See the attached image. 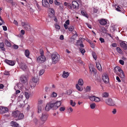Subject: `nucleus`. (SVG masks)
I'll return each instance as SVG.
<instances>
[{
  "mask_svg": "<svg viewBox=\"0 0 127 127\" xmlns=\"http://www.w3.org/2000/svg\"><path fill=\"white\" fill-rule=\"evenodd\" d=\"M72 93V91L70 90H69L67 91V94L68 95H70Z\"/></svg>",
  "mask_w": 127,
  "mask_h": 127,
  "instance_id": "nucleus-48",
  "label": "nucleus"
},
{
  "mask_svg": "<svg viewBox=\"0 0 127 127\" xmlns=\"http://www.w3.org/2000/svg\"><path fill=\"white\" fill-rule=\"evenodd\" d=\"M68 25H67V24H64V26L65 28V29H66L68 28Z\"/></svg>",
  "mask_w": 127,
  "mask_h": 127,
  "instance_id": "nucleus-61",
  "label": "nucleus"
},
{
  "mask_svg": "<svg viewBox=\"0 0 127 127\" xmlns=\"http://www.w3.org/2000/svg\"><path fill=\"white\" fill-rule=\"evenodd\" d=\"M112 112L113 114H115L116 113V109H114L113 110Z\"/></svg>",
  "mask_w": 127,
  "mask_h": 127,
  "instance_id": "nucleus-62",
  "label": "nucleus"
},
{
  "mask_svg": "<svg viewBox=\"0 0 127 127\" xmlns=\"http://www.w3.org/2000/svg\"><path fill=\"white\" fill-rule=\"evenodd\" d=\"M36 6H37V7L39 10H41V8L40 7V6L39 5L38 3H37L36 4Z\"/></svg>",
  "mask_w": 127,
  "mask_h": 127,
  "instance_id": "nucleus-58",
  "label": "nucleus"
},
{
  "mask_svg": "<svg viewBox=\"0 0 127 127\" xmlns=\"http://www.w3.org/2000/svg\"><path fill=\"white\" fill-rule=\"evenodd\" d=\"M21 22L22 27L24 28L25 30L28 31H30L31 30L30 25L26 21L24 22L21 21Z\"/></svg>",
  "mask_w": 127,
  "mask_h": 127,
  "instance_id": "nucleus-6",
  "label": "nucleus"
},
{
  "mask_svg": "<svg viewBox=\"0 0 127 127\" xmlns=\"http://www.w3.org/2000/svg\"><path fill=\"white\" fill-rule=\"evenodd\" d=\"M55 13H49V16L50 18H52L55 17Z\"/></svg>",
  "mask_w": 127,
  "mask_h": 127,
  "instance_id": "nucleus-47",
  "label": "nucleus"
},
{
  "mask_svg": "<svg viewBox=\"0 0 127 127\" xmlns=\"http://www.w3.org/2000/svg\"><path fill=\"white\" fill-rule=\"evenodd\" d=\"M20 81L22 83H25L27 81L26 78L25 76L22 77L21 78Z\"/></svg>",
  "mask_w": 127,
  "mask_h": 127,
  "instance_id": "nucleus-25",
  "label": "nucleus"
},
{
  "mask_svg": "<svg viewBox=\"0 0 127 127\" xmlns=\"http://www.w3.org/2000/svg\"><path fill=\"white\" fill-rule=\"evenodd\" d=\"M81 14L83 16H85L86 17H87V13L86 12L83 11H82L81 12Z\"/></svg>",
  "mask_w": 127,
  "mask_h": 127,
  "instance_id": "nucleus-39",
  "label": "nucleus"
},
{
  "mask_svg": "<svg viewBox=\"0 0 127 127\" xmlns=\"http://www.w3.org/2000/svg\"><path fill=\"white\" fill-rule=\"evenodd\" d=\"M105 102L107 105L110 106H114L115 105V102L110 98H108L105 100Z\"/></svg>",
  "mask_w": 127,
  "mask_h": 127,
  "instance_id": "nucleus-8",
  "label": "nucleus"
},
{
  "mask_svg": "<svg viewBox=\"0 0 127 127\" xmlns=\"http://www.w3.org/2000/svg\"><path fill=\"white\" fill-rule=\"evenodd\" d=\"M21 32L22 35H24L25 33V31L24 30H22L21 31Z\"/></svg>",
  "mask_w": 127,
  "mask_h": 127,
  "instance_id": "nucleus-57",
  "label": "nucleus"
},
{
  "mask_svg": "<svg viewBox=\"0 0 127 127\" xmlns=\"http://www.w3.org/2000/svg\"><path fill=\"white\" fill-rule=\"evenodd\" d=\"M4 74L6 75H9V72L6 71H5L4 73Z\"/></svg>",
  "mask_w": 127,
  "mask_h": 127,
  "instance_id": "nucleus-50",
  "label": "nucleus"
},
{
  "mask_svg": "<svg viewBox=\"0 0 127 127\" xmlns=\"http://www.w3.org/2000/svg\"><path fill=\"white\" fill-rule=\"evenodd\" d=\"M92 55L93 58L95 60H96L97 58L95 53V52H93L92 53Z\"/></svg>",
  "mask_w": 127,
  "mask_h": 127,
  "instance_id": "nucleus-40",
  "label": "nucleus"
},
{
  "mask_svg": "<svg viewBox=\"0 0 127 127\" xmlns=\"http://www.w3.org/2000/svg\"><path fill=\"white\" fill-rule=\"evenodd\" d=\"M96 106V104L94 103H93L90 105V107L92 109H94Z\"/></svg>",
  "mask_w": 127,
  "mask_h": 127,
  "instance_id": "nucleus-32",
  "label": "nucleus"
},
{
  "mask_svg": "<svg viewBox=\"0 0 127 127\" xmlns=\"http://www.w3.org/2000/svg\"><path fill=\"white\" fill-rule=\"evenodd\" d=\"M12 116L16 119V121L22 119L24 117V115L18 110L13 112L12 113Z\"/></svg>",
  "mask_w": 127,
  "mask_h": 127,
  "instance_id": "nucleus-2",
  "label": "nucleus"
},
{
  "mask_svg": "<svg viewBox=\"0 0 127 127\" xmlns=\"http://www.w3.org/2000/svg\"><path fill=\"white\" fill-rule=\"evenodd\" d=\"M108 20L105 19H101L99 20V23L102 25H105L107 23Z\"/></svg>",
  "mask_w": 127,
  "mask_h": 127,
  "instance_id": "nucleus-17",
  "label": "nucleus"
},
{
  "mask_svg": "<svg viewBox=\"0 0 127 127\" xmlns=\"http://www.w3.org/2000/svg\"><path fill=\"white\" fill-rule=\"evenodd\" d=\"M5 62L6 63L11 66L14 65L15 63V61H14L12 60H6L5 61Z\"/></svg>",
  "mask_w": 127,
  "mask_h": 127,
  "instance_id": "nucleus-15",
  "label": "nucleus"
},
{
  "mask_svg": "<svg viewBox=\"0 0 127 127\" xmlns=\"http://www.w3.org/2000/svg\"><path fill=\"white\" fill-rule=\"evenodd\" d=\"M49 13H55V11L54 9L52 8H50L49 9Z\"/></svg>",
  "mask_w": 127,
  "mask_h": 127,
  "instance_id": "nucleus-38",
  "label": "nucleus"
},
{
  "mask_svg": "<svg viewBox=\"0 0 127 127\" xmlns=\"http://www.w3.org/2000/svg\"><path fill=\"white\" fill-rule=\"evenodd\" d=\"M61 101H57L54 103H49L47 104L45 108V110L48 111L51 109L53 110H56L61 105Z\"/></svg>",
  "mask_w": 127,
  "mask_h": 127,
  "instance_id": "nucleus-1",
  "label": "nucleus"
},
{
  "mask_svg": "<svg viewBox=\"0 0 127 127\" xmlns=\"http://www.w3.org/2000/svg\"><path fill=\"white\" fill-rule=\"evenodd\" d=\"M67 109L68 110H70L71 112H72L73 111V110L72 109V108L71 107H69V108H68V107Z\"/></svg>",
  "mask_w": 127,
  "mask_h": 127,
  "instance_id": "nucleus-64",
  "label": "nucleus"
},
{
  "mask_svg": "<svg viewBox=\"0 0 127 127\" xmlns=\"http://www.w3.org/2000/svg\"><path fill=\"white\" fill-rule=\"evenodd\" d=\"M58 9L59 10L61 11H63V5H60L58 8Z\"/></svg>",
  "mask_w": 127,
  "mask_h": 127,
  "instance_id": "nucleus-41",
  "label": "nucleus"
},
{
  "mask_svg": "<svg viewBox=\"0 0 127 127\" xmlns=\"http://www.w3.org/2000/svg\"><path fill=\"white\" fill-rule=\"evenodd\" d=\"M90 71L92 73L95 74L96 73V69L93 67V65L90 64L89 66Z\"/></svg>",
  "mask_w": 127,
  "mask_h": 127,
  "instance_id": "nucleus-12",
  "label": "nucleus"
},
{
  "mask_svg": "<svg viewBox=\"0 0 127 127\" xmlns=\"http://www.w3.org/2000/svg\"><path fill=\"white\" fill-rule=\"evenodd\" d=\"M25 95L26 98L27 99H28L29 97V95L28 93L27 92H25Z\"/></svg>",
  "mask_w": 127,
  "mask_h": 127,
  "instance_id": "nucleus-44",
  "label": "nucleus"
},
{
  "mask_svg": "<svg viewBox=\"0 0 127 127\" xmlns=\"http://www.w3.org/2000/svg\"><path fill=\"white\" fill-rule=\"evenodd\" d=\"M116 9L118 11H120L122 10V8L121 6H117L116 7Z\"/></svg>",
  "mask_w": 127,
  "mask_h": 127,
  "instance_id": "nucleus-33",
  "label": "nucleus"
},
{
  "mask_svg": "<svg viewBox=\"0 0 127 127\" xmlns=\"http://www.w3.org/2000/svg\"><path fill=\"white\" fill-rule=\"evenodd\" d=\"M64 5L66 6H70L69 7V8L70 9H71L72 7L71 6V4L66 2H65L64 3Z\"/></svg>",
  "mask_w": 127,
  "mask_h": 127,
  "instance_id": "nucleus-34",
  "label": "nucleus"
},
{
  "mask_svg": "<svg viewBox=\"0 0 127 127\" xmlns=\"http://www.w3.org/2000/svg\"><path fill=\"white\" fill-rule=\"evenodd\" d=\"M78 85L81 86H82L83 84V80L82 79H79L78 81Z\"/></svg>",
  "mask_w": 127,
  "mask_h": 127,
  "instance_id": "nucleus-29",
  "label": "nucleus"
},
{
  "mask_svg": "<svg viewBox=\"0 0 127 127\" xmlns=\"http://www.w3.org/2000/svg\"><path fill=\"white\" fill-rule=\"evenodd\" d=\"M70 104L72 106H74L76 104L75 102H74L72 100H70Z\"/></svg>",
  "mask_w": 127,
  "mask_h": 127,
  "instance_id": "nucleus-36",
  "label": "nucleus"
},
{
  "mask_svg": "<svg viewBox=\"0 0 127 127\" xmlns=\"http://www.w3.org/2000/svg\"><path fill=\"white\" fill-rule=\"evenodd\" d=\"M20 68L24 71H26L28 69V66L26 64L21 63L19 65Z\"/></svg>",
  "mask_w": 127,
  "mask_h": 127,
  "instance_id": "nucleus-9",
  "label": "nucleus"
},
{
  "mask_svg": "<svg viewBox=\"0 0 127 127\" xmlns=\"http://www.w3.org/2000/svg\"><path fill=\"white\" fill-rule=\"evenodd\" d=\"M42 3L43 5L46 7H49L50 6L49 3L47 0H42Z\"/></svg>",
  "mask_w": 127,
  "mask_h": 127,
  "instance_id": "nucleus-16",
  "label": "nucleus"
},
{
  "mask_svg": "<svg viewBox=\"0 0 127 127\" xmlns=\"http://www.w3.org/2000/svg\"><path fill=\"white\" fill-rule=\"evenodd\" d=\"M83 38H81L80 39L79 38V40L77 42V44L78 45H79L81 48L83 47H84V45L82 44V40L83 39Z\"/></svg>",
  "mask_w": 127,
  "mask_h": 127,
  "instance_id": "nucleus-19",
  "label": "nucleus"
},
{
  "mask_svg": "<svg viewBox=\"0 0 127 127\" xmlns=\"http://www.w3.org/2000/svg\"><path fill=\"white\" fill-rule=\"evenodd\" d=\"M41 107L40 105H38V112H41Z\"/></svg>",
  "mask_w": 127,
  "mask_h": 127,
  "instance_id": "nucleus-37",
  "label": "nucleus"
},
{
  "mask_svg": "<svg viewBox=\"0 0 127 127\" xmlns=\"http://www.w3.org/2000/svg\"><path fill=\"white\" fill-rule=\"evenodd\" d=\"M57 95V94L54 92H53L52 93L51 95V97H56Z\"/></svg>",
  "mask_w": 127,
  "mask_h": 127,
  "instance_id": "nucleus-35",
  "label": "nucleus"
},
{
  "mask_svg": "<svg viewBox=\"0 0 127 127\" xmlns=\"http://www.w3.org/2000/svg\"><path fill=\"white\" fill-rule=\"evenodd\" d=\"M127 42L126 43L124 42H122L120 43L121 46L124 50H126L127 49Z\"/></svg>",
  "mask_w": 127,
  "mask_h": 127,
  "instance_id": "nucleus-20",
  "label": "nucleus"
},
{
  "mask_svg": "<svg viewBox=\"0 0 127 127\" xmlns=\"http://www.w3.org/2000/svg\"><path fill=\"white\" fill-rule=\"evenodd\" d=\"M120 64L122 65H123L124 64V62L122 60H120L119 61Z\"/></svg>",
  "mask_w": 127,
  "mask_h": 127,
  "instance_id": "nucleus-53",
  "label": "nucleus"
},
{
  "mask_svg": "<svg viewBox=\"0 0 127 127\" xmlns=\"http://www.w3.org/2000/svg\"><path fill=\"white\" fill-rule=\"evenodd\" d=\"M102 79L103 82L105 83H107L109 82V78L107 74L104 73L102 75Z\"/></svg>",
  "mask_w": 127,
  "mask_h": 127,
  "instance_id": "nucleus-10",
  "label": "nucleus"
},
{
  "mask_svg": "<svg viewBox=\"0 0 127 127\" xmlns=\"http://www.w3.org/2000/svg\"><path fill=\"white\" fill-rule=\"evenodd\" d=\"M8 109L7 108L2 106H0V113L4 114L7 112Z\"/></svg>",
  "mask_w": 127,
  "mask_h": 127,
  "instance_id": "nucleus-11",
  "label": "nucleus"
},
{
  "mask_svg": "<svg viewBox=\"0 0 127 127\" xmlns=\"http://www.w3.org/2000/svg\"><path fill=\"white\" fill-rule=\"evenodd\" d=\"M3 30L4 31H6L7 30V28L5 26H2Z\"/></svg>",
  "mask_w": 127,
  "mask_h": 127,
  "instance_id": "nucleus-60",
  "label": "nucleus"
},
{
  "mask_svg": "<svg viewBox=\"0 0 127 127\" xmlns=\"http://www.w3.org/2000/svg\"><path fill=\"white\" fill-rule=\"evenodd\" d=\"M102 96L103 98H106L108 97L109 96V94L108 93L104 92L102 94Z\"/></svg>",
  "mask_w": 127,
  "mask_h": 127,
  "instance_id": "nucleus-28",
  "label": "nucleus"
},
{
  "mask_svg": "<svg viewBox=\"0 0 127 127\" xmlns=\"http://www.w3.org/2000/svg\"><path fill=\"white\" fill-rule=\"evenodd\" d=\"M114 72L121 78H123L124 77V74L123 70L119 66H116L114 68Z\"/></svg>",
  "mask_w": 127,
  "mask_h": 127,
  "instance_id": "nucleus-3",
  "label": "nucleus"
},
{
  "mask_svg": "<svg viewBox=\"0 0 127 127\" xmlns=\"http://www.w3.org/2000/svg\"><path fill=\"white\" fill-rule=\"evenodd\" d=\"M116 50L117 52L120 54H123L124 53L122 50L119 47H117L116 48Z\"/></svg>",
  "mask_w": 127,
  "mask_h": 127,
  "instance_id": "nucleus-27",
  "label": "nucleus"
},
{
  "mask_svg": "<svg viewBox=\"0 0 127 127\" xmlns=\"http://www.w3.org/2000/svg\"><path fill=\"white\" fill-rule=\"evenodd\" d=\"M112 46L113 47H116L117 46V45L115 43H113L112 44Z\"/></svg>",
  "mask_w": 127,
  "mask_h": 127,
  "instance_id": "nucleus-63",
  "label": "nucleus"
},
{
  "mask_svg": "<svg viewBox=\"0 0 127 127\" xmlns=\"http://www.w3.org/2000/svg\"><path fill=\"white\" fill-rule=\"evenodd\" d=\"M65 110V108L64 107H61L60 108V110L61 111H63Z\"/></svg>",
  "mask_w": 127,
  "mask_h": 127,
  "instance_id": "nucleus-56",
  "label": "nucleus"
},
{
  "mask_svg": "<svg viewBox=\"0 0 127 127\" xmlns=\"http://www.w3.org/2000/svg\"><path fill=\"white\" fill-rule=\"evenodd\" d=\"M76 88L78 91H82L83 90L82 87L79 86L78 84L76 85Z\"/></svg>",
  "mask_w": 127,
  "mask_h": 127,
  "instance_id": "nucleus-26",
  "label": "nucleus"
},
{
  "mask_svg": "<svg viewBox=\"0 0 127 127\" xmlns=\"http://www.w3.org/2000/svg\"><path fill=\"white\" fill-rule=\"evenodd\" d=\"M35 81L34 82H33L32 81H30L29 82V84L30 87L32 89L34 88L36 84L37 83V80L35 79Z\"/></svg>",
  "mask_w": 127,
  "mask_h": 127,
  "instance_id": "nucleus-18",
  "label": "nucleus"
},
{
  "mask_svg": "<svg viewBox=\"0 0 127 127\" xmlns=\"http://www.w3.org/2000/svg\"><path fill=\"white\" fill-rule=\"evenodd\" d=\"M69 31H72L74 29V27L71 26L70 27L68 28Z\"/></svg>",
  "mask_w": 127,
  "mask_h": 127,
  "instance_id": "nucleus-43",
  "label": "nucleus"
},
{
  "mask_svg": "<svg viewBox=\"0 0 127 127\" xmlns=\"http://www.w3.org/2000/svg\"><path fill=\"white\" fill-rule=\"evenodd\" d=\"M7 2L10 3L12 5H14V3L12 0H6Z\"/></svg>",
  "mask_w": 127,
  "mask_h": 127,
  "instance_id": "nucleus-42",
  "label": "nucleus"
},
{
  "mask_svg": "<svg viewBox=\"0 0 127 127\" xmlns=\"http://www.w3.org/2000/svg\"><path fill=\"white\" fill-rule=\"evenodd\" d=\"M89 43H90V45L91 46L92 48H94L95 47V45L92 42H89Z\"/></svg>",
  "mask_w": 127,
  "mask_h": 127,
  "instance_id": "nucleus-51",
  "label": "nucleus"
},
{
  "mask_svg": "<svg viewBox=\"0 0 127 127\" xmlns=\"http://www.w3.org/2000/svg\"><path fill=\"white\" fill-rule=\"evenodd\" d=\"M40 56H39L37 58V61L39 63H42L45 61L46 59L44 55V52L42 50H40Z\"/></svg>",
  "mask_w": 127,
  "mask_h": 127,
  "instance_id": "nucleus-5",
  "label": "nucleus"
},
{
  "mask_svg": "<svg viewBox=\"0 0 127 127\" xmlns=\"http://www.w3.org/2000/svg\"><path fill=\"white\" fill-rule=\"evenodd\" d=\"M44 72V71L43 69H42L40 71H39V75H42L43 74Z\"/></svg>",
  "mask_w": 127,
  "mask_h": 127,
  "instance_id": "nucleus-46",
  "label": "nucleus"
},
{
  "mask_svg": "<svg viewBox=\"0 0 127 127\" xmlns=\"http://www.w3.org/2000/svg\"><path fill=\"white\" fill-rule=\"evenodd\" d=\"M5 43L6 46L7 47H10L11 46V43L7 40L5 41Z\"/></svg>",
  "mask_w": 127,
  "mask_h": 127,
  "instance_id": "nucleus-31",
  "label": "nucleus"
},
{
  "mask_svg": "<svg viewBox=\"0 0 127 127\" xmlns=\"http://www.w3.org/2000/svg\"><path fill=\"white\" fill-rule=\"evenodd\" d=\"M10 124L11 126L12 127H19V124L15 122H11L10 123Z\"/></svg>",
  "mask_w": 127,
  "mask_h": 127,
  "instance_id": "nucleus-22",
  "label": "nucleus"
},
{
  "mask_svg": "<svg viewBox=\"0 0 127 127\" xmlns=\"http://www.w3.org/2000/svg\"><path fill=\"white\" fill-rule=\"evenodd\" d=\"M72 6L74 9H77L79 6L78 3L76 1H73L72 2Z\"/></svg>",
  "mask_w": 127,
  "mask_h": 127,
  "instance_id": "nucleus-14",
  "label": "nucleus"
},
{
  "mask_svg": "<svg viewBox=\"0 0 127 127\" xmlns=\"http://www.w3.org/2000/svg\"><path fill=\"white\" fill-rule=\"evenodd\" d=\"M43 101L41 100H38V105L42 104L43 103Z\"/></svg>",
  "mask_w": 127,
  "mask_h": 127,
  "instance_id": "nucleus-55",
  "label": "nucleus"
},
{
  "mask_svg": "<svg viewBox=\"0 0 127 127\" xmlns=\"http://www.w3.org/2000/svg\"><path fill=\"white\" fill-rule=\"evenodd\" d=\"M51 58L53 64H55L59 61L60 56L57 53H53L51 55Z\"/></svg>",
  "mask_w": 127,
  "mask_h": 127,
  "instance_id": "nucleus-4",
  "label": "nucleus"
},
{
  "mask_svg": "<svg viewBox=\"0 0 127 127\" xmlns=\"http://www.w3.org/2000/svg\"><path fill=\"white\" fill-rule=\"evenodd\" d=\"M89 98L90 100L92 101L99 102L101 101V99L100 98L94 95H92L89 96Z\"/></svg>",
  "mask_w": 127,
  "mask_h": 127,
  "instance_id": "nucleus-7",
  "label": "nucleus"
},
{
  "mask_svg": "<svg viewBox=\"0 0 127 127\" xmlns=\"http://www.w3.org/2000/svg\"><path fill=\"white\" fill-rule=\"evenodd\" d=\"M35 79H36L37 80V81H38V80L36 78H35L33 77L32 78V80H31V81H32L33 82H34V81H35Z\"/></svg>",
  "mask_w": 127,
  "mask_h": 127,
  "instance_id": "nucleus-59",
  "label": "nucleus"
},
{
  "mask_svg": "<svg viewBox=\"0 0 127 127\" xmlns=\"http://www.w3.org/2000/svg\"><path fill=\"white\" fill-rule=\"evenodd\" d=\"M69 75V73L67 72L64 71L63 72L62 76L64 78H66Z\"/></svg>",
  "mask_w": 127,
  "mask_h": 127,
  "instance_id": "nucleus-23",
  "label": "nucleus"
},
{
  "mask_svg": "<svg viewBox=\"0 0 127 127\" xmlns=\"http://www.w3.org/2000/svg\"><path fill=\"white\" fill-rule=\"evenodd\" d=\"M4 45L3 42H0V49L2 51H5V48L4 47Z\"/></svg>",
  "mask_w": 127,
  "mask_h": 127,
  "instance_id": "nucleus-24",
  "label": "nucleus"
},
{
  "mask_svg": "<svg viewBox=\"0 0 127 127\" xmlns=\"http://www.w3.org/2000/svg\"><path fill=\"white\" fill-rule=\"evenodd\" d=\"M48 116L46 114H43L40 117V119L41 121L45 122L47 120Z\"/></svg>",
  "mask_w": 127,
  "mask_h": 127,
  "instance_id": "nucleus-13",
  "label": "nucleus"
},
{
  "mask_svg": "<svg viewBox=\"0 0 127 127\" xmlns=\"http://www.w3.org/2000/svg\"><path fill=\"white\" fill-rule=\"evenodd\" d=\"M14 48L15 49H17L18 48V45H17L15 44H14L13 45V46Z\"/></svg>",
  "mask_w": 127,
  "mask_h": 127,
  "instance_id": "nucleus-49",
  "label": "nucleus"
},
{
  "mask_svg": "<svg viewBox=\"0 0 127 127\" xmlns=\"http://www.w3.org/2000/svg\"><path fill=\"white\" fill-rule=\"evenodd\" d=\"M80 50L81 52L83 55L84 53L85 52V50L83 48H80Z\"/></svg>",
  "mask_w": 127,
  "mask_h": 127,
  "instance_id": "nucleus-45",
  "label": "nucleus"
},
{
  "mask_svg": "<svg viewBox=\"0 0 127 127\" xmlns=\"http://www.w3.org/2000/svg\"><path fill=\"white\" fill-rule=\"evenodd\" d=\"M99 40L101 43H102L104 42V40L103 38H99Z\"/></svg>",
  "mask_w": 127,
  "mask_h": 127,
  "instance_id": "nucleus-52",
  "label": "nucleus"
},
{
  "mask_svg": "<svg viewBox=\"0 0 127 127\" xmlns=\"http://www.w3.org/2000/svg\"><path fill=\"white\" fill-rule=\"evenodd\" d=\"M55 28L56 29L59 30L60 29V26L58 25H55Z\"/></svg>",
  "mask_w": 127,
  "mask_h": 127,
  "instance_id": "nucleus-54",
  "label": "nucleus"
},
{
  "mask_svg": "<svg viewBox=\"0 0 127 127\" xmlns=\"http://www.w3.org/2000/svg\"><path fill=\"white\" fill-rule=\"evenodd\" d=\"M30 53L29 51L28 50H26L25 52V54L27 58H29V56L30 55Z\"/></svg>",
  "mask_w": 127,
  "mask_h": 127,
  "instance_id": "nucleus-30",
  "label": "nucleus"
},
{
  "mask_svg": "<svg viewBox=\"0 0 127 127\" xmlns=\"http://www.w3.org/2000/svg\"><path fill=\"white\" fill-rule=\"evenodd\" d=\"M96 66L97 68L100 71H102V68L101 65L98 62L96 63Z\"/></svg>",
  "mask_w": 127,
  "mask_h": 127,
  "instance_id": "nucleus-21",
  "label": "nucleus"
}]
</instances>
